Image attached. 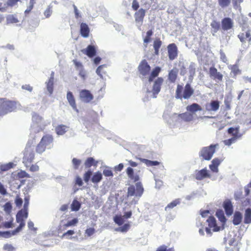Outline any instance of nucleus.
<instances>
[{
  "label": "nucleus",
  "instance_id": "864d4df0",
  "mask_svg": "<svg viewBox=\"0 0 251 251\" xmlns=\"http://www.w3.org/2000/svg\"><path fill=\"white\" fill-rule=\"evenodd\" d=\"M152 30H149L147 32V35L144 39V42L145 43H148L151 40V37L152 35Z\"/></svg>",
  "mask_w": 251,
  "mask_h": 251
},
{
  "label": "nucleus",
  "instance_id": "5fc2aeb1",
  "mask_svg": "<svg viewBox=\"0 0 251 251\" xmlns=\"http://www.w3.org/2000/svg\"><path fill=\"white\" fill-rule=\"evenodd\" d=\"M73 62L77 70H79L83 69V66L81 62L77 61L76 60H73Z\"/></svg>",
  "mask_w": 251,
  "mask_h": 251
},
{
  "label": "nucleus",
  "instance_id": "aec40b11",
  "mask_svg": "<svg viewBox=\"0 0 251 251\" xmlns=\"http://www.w3.org/2000/svg\"><path fill=\"white\" fill-rule=\"evenodd\" d=\"M233 25L232 21L228 17H226L222 21V28L224 30H228L231 29Z\"/></svg>",
  "mask_w": 251,
  "mask_h": 251
},
{
  "label": "nucleus",
  "instance_id": "f704fd0d",
  "mask_svg": "<svg viewBox=\"0 0 251 251\" xmlns=\"http://www.w3.org/2000/svg\"><path fill=\"white\" fill-rule=\"evenodd\" d=\"M162 45V42L160 39H156L153 42V48L154 49V53L158 55L159 50Z\"/></svg>",
  "mask_w": 251,
  "mask_h": 251
},
{
  "label": "nucleus",
  "instance_id": "13d9d810",
  "mask_svg": "<svg viewBox=\"0 0 251 251\" xmlns=\"http://www.w3.org/2000/svg\"><path fill=\"white\" fill-rule=\"evenodd\" d=\"M95 230L94 228L90 227L85 230V234L87 236H91L94 234Z\"/></svg>",
  "mask_w": 251,
  "mask_h": 251
},
{
  "label": "nucleus",
  "instance_id": "b1692460",
  "mask_svg": "<svg viewBox=\"0 0 251 251\" xmlns=\"http://www.w3.org/2000/svg\"><path fill=\"white\" fill-rule=\"evenodd\" d=\"M228 134L232 135L233 138L237 139L241 137L242 134L239 133V127H230L227 130Z\"/></svg>",
  "mask_w": 251,
  "mask_h": 251
},
{
  "label": "nucleus",
  "instance_id": "f03ea898",
  "mask_svg": "<svg viewBox=\"0 0 251 251\" xmlns=\"http://www.w3.org/2000/svg\"><path fill=\"white\" fill-rule=\"evenodd\" d=\"M28 217V212L26 209H22L20 210L16 216V221L19 223V226L12 233L9 231H6L3 233V236L6 238L10 237L11 235H14L22 230L25 226V220Z\"/></svg>",
  "mask_w": 251,
  "mask_h": 251
},
{
  "label": "nucleus",
  "instance_id": "412c9836",
  "mask_svg": "<svg viewBox=\"0 0 251 251\" xmlns=\"http://www.w3.org/2000/svg\"><path fill=\"white\" fill-rule=\"evenodd\" d=\"M238 37L239 38L240 41L242 43L246 42V41H251V35L250 31L249 30L247 31L240 33L238 35Z\"/></svg>",
  "mask_w": 251,
  "mask_h": 251
},
{
  "label": "nucleus",
  "instance_id": "473e14b6",
  "mask_svg": "<svg viewBox=\"0 0 251 251\" xmlns=\"http://www.w3.org/2000/svg\"><path fill=\"white\" fill-rule=\"evenodd\" d=\"M244 223L246 224L251 223V208H248L245 210Z\"/></svg>",
  "mask_w": 251,
  "mask_h": 251
},
{
  "label": "nucleus",
  "instance_id": "a19ab883",
  "mask_svg": "<svg viewBox=\"0 0 251 251\" xmlns=\"http://www.w3.org/2000/svg\"><path fill=\"white\" fill-rule=\"evenodd\" d=\"M211 26L213 29L214 32H217L220 28V24L219 22L213 21L211 23Z\"/></svg>",
  "mask_w": 251,
  "mask_h": 251
},
{
  "label": "nucleus",
  "instance_id": "9d476101",
  "mask_svg": "<svg viewBox=\"0 0 251 251\" xmlns=\"http://www.w3.org/2000/svg\"><path fill=\"white\" fill-rule=\"evenodd\" d=\"M163 82L164 79L161 77H158L154 81L152 89L153 98H156L157 94L160 91L161 86L163 84Z\"/></svg>",
  "mask_w": 251,
  "mask_h": 251
},
{
  "label": "nucleus",
  "instance_id": "052dcab7",
  "mask_svg": "<svg viewBox=\"0 0 251 251\" xmlns=\"http://www.w3.org/2000/svg\"><path fill=\"white\" fill-rule=\"evenodd\" d=\"M156 251H174V250L172 248L167 249L166 246L162 245L158 247Z\"/></svg>",
  "mask_w": 251,
  "mask_h": 251
},
{
  "label": "nucleus",
  "instance_id": "ea45409f",
  "mask_svg": "<svg viewBox=\"0 0 251 251\" xmlns=\"http://www.w3.org/2000/svg\"><path fill=\"white\" fill-rule=\"evenodd\" d=\"M80 208V203L76 201L75 200L73 201L72 204H71V208L73 211H78Z\"/></svg>",
  "mask_w": 251,
  "mask_h": 251
},
{
  "label": "nucleus",
  "instance_id": "a878e982",
  "mask_svg": "<svg viewBox=\"0 0 251 251\" xmlns=\"http://www.w3.org/2000/svg\"><path fill=\"white\" fill-rule=\"evenodd\" d=\"M69 127L64 125H59L55 128L56 133L58 135L64 134L69 129Z\"/></svg>",
  "mask_w": 251,
  "mask_h": 251
},
{
  "label": "nucleus",
  "instance_id": "5701e85b",
  "mask_svg": "<svg viewBox=\"0 0 251 251\" xmlns=\"http://www.w3.org/2000/svg\"><path fill=\"white\" fill-rule=\"evenodd\" d=\"M239 243L234 239L230 240L229 247L226 249V251H239Z\"/></svg>",
  "mask_w": 251,
  "mask_h": 251
},
{
  "label": "nucleus",
  "instance_id": "4be33fe9",
  "mask_svg": "<svg viewBox=\"0 0 251 251\" xmlns=\"http://www.w3.org/2000/svg\"><path fill=\"white\" fill-rule=\"evenodd\" d=\"M80 32L81 36L84 38H87L89 36L90 29L86 24L82 23L80 24Z\"/></svg>",
  "mask_w": 251,
  "mask_h": 251
},
{
  "label": "nucleus",
  "instance_id": "3c124183",
  "mask_svg": "<svg viewBox=\"0 0 251 251\" xmlns=\"http://www.w3.org/2000/svg\"><path fill=\"white\" fill-rule=\"evenodd\" d=\"M72 163L74 166V168L75 170H77L78 169L79 165H80L81 161L80 160L78 159L75 158H74L72 159Z\"/></svg>",
  "mask_w": 251,
  "mask_h": 251
},
{
  "label": "nucleus",
  "instance_id": "ddd939ff",
  "mask_svg": "<svg viewBox=\"0 0 251 251\" xmlns=\"http://www.w3.org/2000/svg\"><path fill=\"white\" fill-rule=\"evenodd\" d=\"M34 158V153L32 151H26L24 153L23 162L26 167H29Z\"/></svg>",
  "mask_w": 251,
  "mask_h": 251
},
{
  "label": "nucleus",
  "instance_id": "0e129e2a",
  "mask_svg": "<svg viewBox=\"0 0 251 251\" xmlns=\"http://www.w3.org/2000/svg\"><path fill=\"white\" fill-rule=\"evenodd\" d=\"M79 75L83 80H85L86 77V73L84 68L79 70Z\"/></svg>",
  "mask_w": 251,
  "mask_h": 251
},
{
  "label": "nucleus",
  "instance_id": "6e6d98bb",
  "mask_svg": "<svg viewBox=\"0 0 251 251\" xmlns=\"http://www.w3.org/2000/svg\"><path fill=\"white\" fill-rule=\"evenodd\" d=\"M103 174L104 176L108 177V176H113V174L111 170L109 169H105L103 171Z\"/></svg>",
  "mask_w": 251,
  "mask_h": 251
},
{
  "label": "nucleus",
  "instance_id": "0eeeda50",
  "mask_svg": "<svg viewBox=\"0 0 251 251\" xmlns=\"http://www.w3.org/2000/svg\"><path fill=\"white\" fill-rule=\"evenodd\" d=\"M218 144L211 145L207 147H203L199 152V156L203 160H210L215 152Z\"/></svg>",
  "mask_w": 251,
  "mask_h": 251
},
{
  "label": "nucleus",
  "instance_id": "c03bdc74",
  "mask_svg": "<svg viewBox=\"0 0 251 251\" xmlns=\"http://www.w3.org/2000/svg\"><path fill=\"white\" fill-rule=\"evenodd\" d=\"M92 175V172L89 170L86 172L83 175V179L86 183H88L90 179L91 176Z\"/></svg>",
  "mask_w": 251,
  "mask_h": 251
},
{
  "label": "nucleus",
  "instance_id": "423d86ee",
  "mask_svg": "<svg viewBox=\"0 0 251 251\" xmlns=\"http://www.w3.org/2000/svg\"><path fill=\"white\" fill-rule=\"evenodd\" d=\"M128 165L130 167H128L126 169V173L128 178L133 182H140V176L134 171L132 167H135L138 166V163L136 162L132 161V160H127Z\"/></svg>",
  "mask_w": 251,
  "mask_h": 251
},
{
  "label": "nucleus",
  "instance_id": "4d7b16f0",
  "mask_svg": "<svg viewBox=\"0 0 251 251\" xmlns=\"http://www.w3.org/2000/svg\"><path fill=\"white\" fill-rule=\"evenodd\" d=\"M243 0H232V2L235 8L239 9L240 10V4L243 2Z\"/></svg>",
  "mask_w": 251,
  "mask_h": 251
},
{
  "label": "nucleus",
  "instance_id": "39448f33",
  "mask_svg": "<svg viewBox=\"0 0 251 251\" xmlns=\"http://www.w3.org/2000/svg\"><path fill=\"white\" fill-rule=\"evenodd\" d=\"M15 102L5 98L0 99V116L13 111L15 108Z\"/></svg>",
  "mask_w": 251,
  "mask_h": 251
},
{
  "label": "nucleus",
  "instance_id": "f257e3e1",
  "mask_svg": "<svg viewBox=\"0 0 251 251\" xmlns=\"http://www.w3.org/2000/svg\"><path fill=\"white\" fill-rule=\"evenodd\" d=\"M138 70L142 78L149 76L148 81L149 82H151L154 78L158 75L161 70L160 67H156L151 72V67L147 61L146 59H143L140 62L138 67Z\"/></svg>",
  "mask_w": 251,
  "mask_h": 251
},
{
  "label": "nucleus",
  "instance_id": "c9c22d12",
  "mask_svg": "<svg viewBox=\"0 0 251 251\" xmlns=\"http://www.w3.org/2000/svg\"><path fill=\"white\" fill-rule=\"evenodd\" d=\"M216 215L223 224H225L226 223V219L223 210H218L216 213Z\"/></svg>",
  "mask_w": 251,
  "mask_h": 251
},
{
  "label": "nucleus",
  "instance_id": "7c9ffc66",
  "mask_svg": "<svg viewBox=\"0 0 251 251\" xmlns=\"http://www.w3.org/2000/svg\"><path fill=\"white\" fill-rule=\"evenodd\" d=\"M102 179V175L100 171L96 172L94 173L92 177L91 181L94 184H97L100 182Z\"/></svg>",
  "mask_w": 251,
  "mask_h": 251
},
{
  "label": "nucleus",
  "instance_id": "20e7f679",
  "mask_svg": "<svg viewBox=\"0 0 251 251\" xmlns=\"http://www.w3.org/2000/svg\"><path fill=\"white\" fill-rule=\"evenodd\" d=\"M144 189L141 182H137L135 185H130L127 188V197H135L139 199L143 195Z\"/></svg>",
  "mask_w": 251,
  "mask_h": 251
},
{
  "label": "nucleus",
  "instance_id": "4c0bfd02",
  "mask_svg": "<svg viewBox=\"0 0 251 251\" xmlns=\"http://www.w3.org/2000/svg\"><path fill=\"white\" fill-rule=\"evenodd\" d=\"M180 203V201L179 199H176L171 202L169 203L167 206L165 207V210L167 209H172L174 207L176 206L177 204Z\"/></svg>",
  "mask_w": 251,
  "mask_h": 251
},
{
  "label": "nucleus",
  "instance_id": "8fccbe9b",
  "mask_svg": "<svg viewBox=\"0 0 251 251\" xmlns=\"http://www.w3.org/2000/svg\"><path fill=\"white\" fill-rule=\"evenodd\" d=\"M3 250L5 251H15V248L11 244H6L3 247Z\"/></svg>",
  "mask_w": 251,
  "mask_h": 251
},
{
  "label": "nucleus",
  "instance_id": "dca6fc26",
  "mask_svg": "<svg viewBox=\"0 0 251 251\" xmlns=\"http://www.w3.org/2000/svg\"><path fill=\"white\" fill-rule=\"evenodd\" d=\"M178 70L176 68H174L171 70L168 75V80L171 83H175L178 77Z\"/></svg>",
  "mask_w": 251,
  "mask_h": 251
},
{
  "label": "nucleus",
  "instance_id": "4468645a",
  "mask_svg": "<svg viewBox=\"0 0 251 251\" xmlns=\"http://www.w3.org/2000/svg\"><path fill=\"white\" fill-rule=\"evenodd\" d=\"M168 53L171 60L175 59L177 56V48L175 43L170 44L168 46Z\"/></svg>",
  "mask_w": 251,
  "mask_h": 251
},
{
  "label": "nucleus",
  "instance_id": "7ed1b4c3",
  "mask_svg": "<svg viewBox=\"0 0 251 251\" xmlns=\"http://www.w3.org/2000/svg\"><path fill=\"white\" fill-rule=\"evenodd\" d=\"M194 90L189 83H187L184 87L182 85L177 84L175 93V98L182 100H188L194 94Z\"/></svg>",
  "mask_w": 251,
  "mask_h": 251
},
{
  "label": "nucleus",
  "instance_id": "2eb2a0df",
  "mask_svg": "<svg viewBox=\"0 0 251 251\" xmlns=\"http://www.w3.org/2000/svg\"><path fill=\"white\" fill-rule=\"evenodd\" d=\"M205 109L208 111H217L220 107V102L218 100H211L205 105Z\"/></svg>",
  "mask_w": 251,
  "mask_h": 251
},
{
  "label": "nucleus",
  "instance_id": "774afa93",
  "mask_svg": "<svg viewBox=\"0 0 251 251\" xmlns=\"http://www.w3.org/2000/svg\"><path fill=\"white\" fill-rule=\"evenodd\" d=\"M39 167L36 164L32 165L29 168V170L32 172H37L39 171Z\"/></svg>",
  "mask_w": 251,
  "mask_h": 251
},
{
  "label": "nucleus",
  "instance_id": "79ce46f5",
  "mask_svg": "<svg viewBox=\"0 0 251 251\" xmlns=\"http://www.w3.org/2000/svg\"><path fill=\"white\" fill-rule=\"evenodd\" d=\"M230 2L231 0H218V3L219 5L222 8L228 6L230 4Z\"/></svg>",
  "mask_w": 251,
  "mask_h": 251
},
{
  "label": "nucleus",
  "instance_id": "1a4fd4ad",
  "mask_svg": "<svg viewBox=\"0 0 251 251\" xmlns=\"http://www.w3.org/2000/svg\"><path fill=\"white\" fill-rule=\"evenodd\" d=\"M192 177L197 180H201L206 178H210L211 175L207 169L204 168L201 170H195Z\"/></svg>",
  "mask_w": 251,
  "mask_h": 251
},
{
  "label": "nucleus",
  "instance_id": "69168bd1",
  "mask_svg": "<svg viewBox=\"0 0 251 251\" xmlns=\"http://www.w3.org/2000/svg\"><path fill=\"white\" fill-rule=\"evenodd\" d=\"M236 139L235 138H231L229 139L226 140L224 141V143L227 146H230L233 143H234L236 141Z\"/></svg>",
  "mask_w": 251,
  "mask_h": 251
},
{
  "label": "nucleus",
  "instance_id": "f8f14e48",
  "mask_svg": "<svg viewBox=\"0 0 251 251\" xmlns=\"http://www.w3.org/2000/svg\"><path fill=\"white\" fill-rule=\"evenodd\" d=\"M79 98L82 101L88 103L93 100L94 96L90 91L83 89L79 92Z\"/></svg>",
  "mask_w": 251,
  "mask_h": 251
},
{
  "label": "nucleus",
  "instance_id": "72a5a7b5",
  "mask_svg": "<svg viewBox=\"0 0 251 251\" xmlns=\"http://www.w3.org/2000/svg\"><path fill=\"white\" fill-rule=\"evenodd\" d=\"M178 117L183 121L187 122L191 121L193 119L192 114L187 112L179 114Z\"/></svg>",
  "mask_w": 251,
  "mask_h": 251
},
{
  "label": "nucleus",
  "instance_id": "de8ad7c7",
  "mask_svg": "<svg viewBox=\"0 0 251 251\" xmlns=\"http://www.w3.org/2000/svg\"><path fill=\"white\" fill-rule=\"evenodd\" d=\"M53 80L49 79L47 82V88L50 94L52 93L53 89Z\"/></svg>",
  "mask_w": 251,
  "mask_h": 251
},
{
  "label": "nucleus",
  "instance_id": "a211bd4d",
  "mask_svg": "<svg viewBox=\"0 0 251 251\" xmlns=\"http://www.w3.org/2000/svg\"><path fill=\"white\" fill-rule=\"evenodd\" d=\"M78 221L77 218H74L73 220L68 221L63 226L59 225L57 228L58 233L62 232L63 231L66 230L68 227L75 226L78 223Z\"/></svg>",
  "mask_w": 251,
  "mask_h": 251
},
{
  "label": "nucleus",
  "instance_id": "c85d7f7f",
  "mask_svg": "<svg viewBox=\"0 0 251 251\" xmlns=\"http://www.w3.org/2000/svg\"><path fill=\"white\" fill-rule=\"evenodd\" d=\"M186 109L189 112L195 113L198 111H201L202 108L198 103H194L191 105H188L186 107Z\"/></svg>",
  "mask_w": 251,
  "mask_h": 251
},
{
  "label": "nucleus",
  "instance_id": "2f4dec72",
  "mask_svg": "<svg viewBox=\"0 0 251 251\" xmlns=\"http://www.w3.org/2000/svg\"><path fill=\"white\" fill-rule=\"evenodd\" d=\"M98 162L96 161L93 157H90L86 159L84 162V165L86 168H89L91 166H97Z\"/></svg>",
  "mask_w": 251,
  "mask_h": 251
},
{
  "label": "nucleus",
  "instance_id": "bf43d9fd",
  "mask_svg": "<svg viewBox=\"0 0 251 251\" xmlns=\"http://www.w3.org/2000/svg\"><path fill=\"white\" fill-rule=\"evenodd\" d=\"M15 203L17 206L21 207L23 204V200L19 196H17L15 199Z\"/></svg>",
  "mask_w": 251,
  "mask_h": 251
},
{
  "label": "nucleus",
  "instance_id": "c756f323",
  "mask_svg": "<svg viewBox=\"0 0 251 251\" xmlns=\"http://www.w3.org/2000/svg\"><path fill=\"white\" fill-rule=\"evenodd\" d=\"M137 159L141 161L142 162L145 163L147 166H153L159 165L160 162L157 161H151L147 159L142 158L140 157H136Z\"/></svg>",
  "mask_w": 251,
  "mask_h": 251
},
{
  "label": "nucleus",
  "instance_id": "9b49d317",
  "mask_svg": "<svg viewBox=\"0 0 251 251\" xmlns=\"http://www.w3.org/2000/svg\"><path fill=\"white\" fill-rule=\"evenodd\" d=\"M209 76L215 81H222L223 75L218 71V70L214 67H211L209 69Z\"/></svg>",
  "mask_w": 251,
  "mask_h": 251
},
{
  "label": "nucleus",
  "instance_id": "6ab92c4d",
  "mask_svg": "<svg viewBox=\"0 0 251 251\" xmlns=\"http://www.w3.org/2000/svg\"><path fill=\"white\" fill-rule=\"evenodd\" d=\"M223 207L225 210L227 216H230L233 212V207L231 201L230 200H226L223 203Z\"/></svg>",
  "mask_w": 251,
  "mask_h": 251
},
{
  "label": "nucleus",
  "instance_id": "58836bf2",
  "mask_svg": "<svg viewBox=\"0 0 251 251\" xmlns=\"http://www.w3.org/2000/svg\"><path fill=\"white\" fill-rule=\"evenodd\" d=\"M17 177H18V178H23L25 177L29 178L30 177V176L25 171L21 170L19 172L17 173Z\"/></svg>",
  "mask_w": 251,
  "mask_h": 251
},
{
  "label": "nucleus",
  "instance_id": "37998d69",
  "mask_svg": "<svg viewBox=\"0 0 251 251\" xmlns=\"http://www.w3.org/2000/svg\"><path fill=\"white\" fill-rule=\"evenodd\" d=\"M114 221L119 226L122 225L124 222L123 217L120 215H116L114 217Z\"/></svg>",
  "mask_w": 251,
  "mask_h": 251
},
{
  "label": "nucleus",
  "instance_id": "393cba45",
  "mask_svg": "<svg viewBox=\"0 0 251 251\" xmlns=\"http://www.w3.org/2000/svg\"><path fill=\"white\" fill-rule=\"evenodd\" d=\"M67 99L73 108L74 110L77 111L75 100L73 93L69 91L67 92Z\"/></svg>",
  "mask_w": 251,
  "mask_h": 251
},
{
  "label": "nucleus",
  "instance_id": "f3484780",
  "mask_svg": "<svg viewBox=\"0 0 251 251\" xmlns=\"http://www.w3.org/2000/svg\"><path fill=\"white\" fill-rule=\"evenodd\" d=\"M81 52L89 57L92 58L96 55L97 51L94 46L90 45L86 49L82 50Z\"/></svg>",
  "mask_w": 251,
  "mask_h": 251
},
{
  "label": "nucleus",
  "instance_id": "338daca9",
  "mask_svg": "<svg viewBox=\"0 0 251 251\" xmlns=\"http://www.w3.org/2000/svg\"><path fill=\"white\" fill-rule=\"evenodd\" d=\"M139 7L138 2L136 0H133L132 3V8L134 10H137Z\"/></svg>",
  "mask_w": 251,
  "mask_h": 251
},
{
  "label": "nucleus",
  "instance_id": "680f3d73",
  "mask_svg": "<svg viewBox=\"0 0 251 251\" xmlns=\"http://www.w3.org/2000/svg\"><path fill=\"white\" fill-rule=\"evenodd\" d=\"M12 163H9L6 165H1L0 170L2 171H6L10 169L12 167Z\"/></svg>",
  "mask_w": 251,
  "mask_h": 251
},
{
  "label": "nucleus",
  "instance_id": "49530a36",
  "mask_svg": "<svg viewBox=\"0 0 251 251\" xmlns=\"http://www.w3.org/2000/svg\"><path fill=\"white\" fill-rule=\"evenodd\" d=\"M231 98L230 97H226L225 98L224 100V103L226 106V110H229L230 109V103L231 102Z\"/></svg>",
  "mask_w": 251,
  "mask_h": 251
},
{
  "label": "nucleus",
  "instance_id": "603ef678",
  "mask_svg": "<svg viewBox=\"0 0 251 251\" xmlns=\"http://www.w3.org/2000/svg\"><path fill=\"white\" fill-rule=\"evenodd\" d=\"M17 22H18V20L15 17H6V25Z\"/></svg>",
  "mask_w": 251,
  "mask_h": 251
},
{
  "label": "nucleus",
  "instance_id": "e433bc0d",
  "mask_svg": "<svg viewBox=\"0 0 251 251\" xmlns=\"http://www.w3.org/2000/svg\"><path fill=\"white\" fill-rule=\"evenodd\" d=\"M46 147L43 144L42 142H40L38 144L36 148V151L38 153H42L45 151Z\"/></svg>",
  "mask_w": 251,
  "mask_h": 251
},
{
  "label": "nucleus",
  "instance_id": "a18cd8bd",
  "mask_svg": "<svg viewBox=\"0 0 251 251\" xmlns=\"http://www.w3.org/2000/svg\"><path fill=\"white\" fill-rule=\"evenodd\" d=\"M106 67V65H101L99 66L97 69L96 73L101 77H102V74H105L106 73L105 72L103 71V69Z\"/></svg>",
  "mask_w": 251,
  "mask_h": 251
},
{
  "label": "nucleus",
  "instance_id": "cd10ccee",
  "mask_svg": "<svg viewBox=\"0 0 251 251\" xmlns=\"http://www.w3.org/2000/svg\"><path fill=\"white\" fill-rule=\"evenodd\" d=\"M53 140V136L51 135L46 134L43 136L41 141L47 147L52 143Z\"/></svg>",
  "mask_w": 251,
  "mask_h": 251
},
{
  "label": "nucleus",
  "instance_id": "bb28decb",
  "mask_svg": "<svg viewBox=\"0 0 251 251\" xmlns=\"http://www.w3.org/2000/svg\"><path fill=\"white\" fill-rule=\"evenodd\" d=\"M243 216L242 213L239 211H236L233 215L232 223L235 226L239 225L242 220Z\"/></svg>",
  "mask_w": 251,
  "mask_h": 251
},
{
  "label": "nucleus",
  "instance_id": "6e6552de",
  "mask_svg": "<svg viewBox=\"0 0 251 251\" xmlns=\"http://www.w3.org/2000/svg\"><path fill=\"white\" fill-rule=\"evenodd\" d=\"M206 222L208 226V227H206L205 228L207 234H211V229L214 232H217L224 228V226L221 227L217 225V221L213 216H209L207 219Z\"/></svg>",
  "mask_w": 251,
  "mask_h": 251
},
{
  "label": "nucleus",
  "instance_id": "09e8293b",
  "mask_svg": "<svg viewBox=\"0 0 251 251\" xmlns=\"http://www.w3.org/2000/svg\"><path fill=\"white\" fill-rule=\"evenodd\" d=\"M32 119L34 122L39 123L42 121L43 118L37 113H34L32 115Z\"/></svg>",
  "mask_w": 251,
  "mask_h": 251
},
{
  "label": "nucleus",
  "instance_id": "e2e57ef3",
  "mask_svg": "<svg viewBox=\"0 0 251 251\" xmlns=\"http://www.w3.org/2000/svg\"><path fill=\"white\" fill-rule=\"evenodd\" d=\"M130 227L129 224H125L122 226L120 228V230L122 232H126Z\"/></svg>",
  "mask_w": 251,
  "mask_h": 251
}]
</instances>
